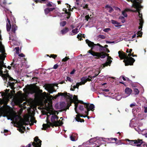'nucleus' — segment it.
<instances>
[{"mask_svg": "<svg viewBox=\"0 0 147 147\" xmlns=\"http://www.w3.org/2000/svg\"><path fill=\"white\" fill-rule=\"evenodd\" d=\"M70 138L71 140L73 141H75V137L73 135H71L70 137Z\"/></svg>", "mask_w": 147, "mask_h": 147, "instance_id": "obj_48", "label": "nucleus"}, {"mask_svg": "<svg viewBox=\"0 0 147 147\" xmlns=\"http://www.w3.org/2000/svg\"><path fill=\"white\" fill-rule=\"evenodd\" d=\"M77 38L78 39H79V40H82V38L81 37V35H80V34H78L77 35Z\"/></svg>", "mask_w": 147, "mask_h": 147, "instance_id": "obj_57", "label": "nucleus"}, {"mask_svg": "<svg viewBox=\"0 0 147 147\" xmlns=\"http://www.w3.org/2000/svg\"><path fill=\"white\" fill-rule=\"evenodd\" d=\"M7 30V31H9L11 28V25H9L8 23L6 25Z\"/></svg>", "mask_w": 147, "mask_h": 147, "instance_id": "obj_34", "label": "nucleus"}, {"mask_svg": "<svg viewBox=\"0 0 147 147\" xmlns=\"http://www.w3.org/2000/svg\"><path fill=\"white\" fill-rule=\"evenodd\" d=\"M73 102H76L78 101L77 96L74 95L73 98Z\"/></svg>", "mask_w": 147, "mask_h": 147, "instance_id": "obj_37", "label": "nucleus"}, {"mask_svg": "<svg viewBox=\"0 0 147 147\" xmlns=\"http://www.w3.org/2000/svg\"><path fill=\"white\" fill-rule=\"evenodd\" d=\"M58 119V117L56 115H52L51 118V120L52 122L51 123L53 124H54L55 123H56L55 120H57Z\"/></svg>", "mask_w": 147, "mask_h": 147, "instance_id": "obj_17", "label": "nucleus"}, {"mask_svg": "<svg viewBox=\"0 0 147 147\" xmlns=\"http://www.w3.org/2000/svg\"><path fill=\"white\" fill-rule=\"evenodd\" d=\"M21 118V117L20 116H19L18 115H16L15 117V119L16 120H17V119L18 120L19 119H20Z\"/></svg>", "mask_w": 147, "mask_h": 147, "instance_id": "obj_51", "label": "nucleus"}, {"mask_svg": "<svg viewBox=\"0 0 147 147\" xmlns=\"http://www.w3.org/2000/svg\"><path fill=\"white\" fill-rule=\"evenodd\" d=\"M94 55L95 56V58L96 59H99L100 58L102 59L105 58L106 56H107V58L112 59L111 56H109V54H107L104 52H101L100 53H94Z\"/></svg>", "mask_w": 147, "mask_h": 147, "instance_id": "obj_6", "label": "nucleus"}, {"mask_svg": "<svg viewBox=\"0 0 147 147\" xmlns=\"http://www.w3.org/2000/svg\"><path fill=\"white\" fill-rule=\"evenodd\" d=\"M111 30L110 28H106L103 30V31L105 32H108Z\"/></svg>", "mask_w": 147, "mask_h": 147, "instance_id": "obj_50", "label": "nucleus"}, {"mask_svg": "<svg viewBox=\"0 0 147 147\" xmlns=\"http://www.w3.org/2000/svg\"><path fill=\"white\" fill-rule=\"evenodd\" d=\"M7 104V100L4 97L3 99L0 98V104L1 105L3 104L4 105H6Z\"/></svg>", "mask_w": 147, "mask_h": 147, "instance_id": "obj_19", "label": "nucleus"}, {"mask_svg": "<svg viewBox=\"0 0 147 147\" xmlns=\"http://www.w3.org/2000/svg\"><path fill=\"white\" fill-rule=\"evenodd\" d=\"M125 92L126 94L129 95L131 94L132 90L131 88L127 87L125 89Z\"/></svg>", "mask_w": 147, "mask_h": 147, "instance_id": "obj_24", "label": "nucleus"}, {"mask_svg": "<svg viewBox=\"0 0 147 147\" xmlns=\"http://www.w3.org/2000/svg\"><path fill=\"white\" fill-rule=\"evenodd\" d=\"M85 19L86 20L88 21V19L90 18V17L89 16V15H86L85 17Z\"/></svg>", "mask_w": 147, "mask_h": 147, "instance_id": "obj_62", "label": "nucleus"}, {"mask_svg": "<svg viewBox=\"0 0 147 147\" xmlns=\"http://www.w3.org/2000/svg\"><path fill=\"white\" fill-rule=\"evenodd\" d=\"M26 121H23L22 122V124L23 125H28L29 124V123H26Z\"/></svg>", "mask_w": 147, "mask_h": 147, "instance_id": "obj_54", "label": "nucleus"}, {"mask_svg": "<svg viewBox=\"0 0 147 147\" xmlns=\"http://www.w3.org/2000/svg\"><path fill=\"white\" fill-rule=\"evenodd\" d=\"M63 93L64 94V95L62 96L69 100L68 101H67V102H69L70 103H72L73 102V100L72 98L73 96L72 95H70L69 93H67L66 92Z\"/></svg>", "mask_w": 147, "mask_h": 147, "instance_id": "obj_9", "label": "nucleus"}, {"mask_svg": "<svg viewBox=\"0 0 147 147\" xmlns=\"http://www.w3.org/2000/svg\"><path fill=\"white\" fill-rule=\"evenodd\" d=\"M5 51L4 49H2V50H0V53H3ZM0 65H1L3 67H4L5 68H7V66L6 65L4 64V62L3 60L0 61Z\"/></svg>", "mask_w": 147, "mask_h": 147, "instance_id": "obj_27", "label": "nucleus"}, {"mask_svg": "<svg viewBox=\"0 0 147 147\" xmlns=\"http://www.w3.org/2000/svg\"><path fill=\"white\" fill-rule=\"evenodd\" d=\"M8 78H9V80L11 81H16V80L13 79L12 77H10V76L9 75V77H8Z\"/></svg>", "mask_w": 147, "mask_h": 147, "instance_id": "obj_56", "label": "nucleus"}, {"mask_svg": "<svg viewBox=\"0 0 147 147\" xmlns=\"http://www.w3.org/2000/svg\"><path fill=\"white\" fill-rule=\"evenodd\" d=\"M69 59H70L69 57H66L62 59V61L64 62H66L68 60H69Z\"/></svg>", "mask_w": 147, "mask_h": 147, "instance_id": "obj_40", "label": "nucleus"}, {"mask_svg": "<svg viewBox=\"0 0 147 147\" xmlns=\"http://www.w3.org/2000/svg\"><path fill=\"white\" fill-rule=\"evenodd\" d=\"M30 121L31 122V123L30 124V125H33L34 124V123L33 122V121L34 123H36L37 122V121L35 119L34 117L32 116L31 118Z\"/></svg>", "mask_w": 147, "mask_h": 147, "instance_id": "obj_29", "label": "nucleus"}, {"mask_svg": "<svg viewBox=\"0 0 147 147\" xmlns=\"http://www.w3.org/2000/svg\"><path fill=\"white\" fill-rule=\"evenodd\" d=\"M67 22L65 21H63L60 23V26L63 27L66 24Z\"/></svg>", "mask_w": 147, "mask_h": 147, "instance_id": "obj_39", "label": "nucleus"}, {"mask_svg": "<svg viewBox=\"0 0 147 147\" xmlns=\"http://www.w3.org/2000/svg\"><path fill=\"white\" fill-rule=\"evenodd\" d=\"M79 109L81 111H83L84 109V106L82 105H80L79 107Z\"/></svg>", "mask_w": 147, "mask_h": 147, "instance_id": "obj_55", "label": "nucleus"}, {"mask_svg": "<svg viewBox=\"0 0 147 147\" xmlns=\"http://www.w3.org/2000/svg\"><path fill=\"white\" fill-rule=\"evenodd\" d=\"M100 50L103 51V52H104L106 53V52L107 53H109L110 52L109 50V49L108 48H105L104 49H100Z\"/></svg>", "mask_w": 147, "mask_h": 147, "instance_id": "obj_31", "label": "nucleus"}, {"mask_svg": "<svg viewBox=\"0 0 147 147\" xmlns=\"http://www.w3.org/2000/svg\"><path fill=\"white\" fill-rule=\"evenodd\" d=\"M0 93L1 94V96H5V92H3L1 91L0 92Z\"/></svg>", "mask_w": 147, "mask_h": 147, "instance_id": "obj_64", "label": "nucleus"}, {"mask_svg": "<svg viewBox=\"0 0 147 147\" xmlns=\"http://www.w3.org/2000/svg\"><path fill=\"white\" fill-rule=\"evenodd\" d=\"M72 32L74 34H75L78 33L79 32L78 29L77 28H75L72 30Z\"/></svg>", "mask_w": 147, "mask_h": 147, "instance_id": "obj_32", "label": "nucleus"}, {"mask_svg": "<svg viewBox=\"0 0 147 147\" xmlns=\"http://www.w3.org/2000/svg\"><path fill=\"white\" fill-rule=\"evenodd\" d=\"M58 84L57 83L53 84H49L46 86L45 89L48 91V92L50 93H52L53 92H56V90L55 89L54 87L58 86Z\"/></svg>", "mask_w": 147, "mask_h": 147, "instance_id": "obj_7", "label": "nucleus"}, {"mask_svg": "<svg viewBox=\"0 0 147 147\" xmlns=\"http://www.w3.org/2000/svg\"><path fill=\"white\" fill-rule=\"evenodd\" d=\"M8 71L6 69L5 71L4 72V73H6V74H1V77L3 78V80H5L6 82L7 81V78L9 77V75L8 73Z\"/></svg>", "mask_w": 147, "mask_h": 147, "instance_id": "obj_14", "label": "nucleus"}, {"mask_svg": "<svg viewBox=\"0 0 147 147\" xmlns=\"http://www.w3.org/2000/svg\"><path fill=\"white\" fill-rule=\"evenodd\" d=\"M98 38H101L102 39H104L105 38V36L102 35H99L98 36Z\"/></svg>", "mask_w": 147, "mask_h": 147, "instance_id": "obj_44", "label": "nucleus"}, {"mask_svg": "<svg viewBox=\"0 0 147 147\" xmlns=\"http://www.w3.org/2000/svg\"><path fill=\"white\" fill-rule=\"evenodd\" d=\"M55 8H47L44 9V11L45 14L46 15L47 14L49 13L50 12L53 11L55 9Z\"/></svg>", "mask_w": 147, "mask_h": 147, "instance_id": "obj_21", "label": "nucleus"}, {"mask_svg": "<svg viewBox=\"0 0 147 147\" xmlns=\"http://www.w3.org/2000/svg\"><path fill=\"white\" fill-rule=\"evenodd\" d=\"M66 105L64 102H62L60 104V107L64 111H66Z\"/></svg>", "mask_w": 147, "mask_h": 147, "instance_id": "obj_25", "label": "nucleus"}, {"mask_svg": "<svg viewBox=\"0 0 147 147\" xmlns=\"http://www.w3.org/2000/svg\"><path fill=\"white\" fill-rule=\"evenodd\" d=\"M125 11L126 12L131 11L133 12H136L137 11L136 9L135 10H133L129 8H126L125 9Z\"/></svg>", "mask_w": 147, "mask_h": 147, "instance_id": "obj_33", "label": "nucleus"}, {"mask_svg": "<svg viewBox=\"0 0 147 147\" xmlns=\"http://www.w3.org/2000/svg\"><path fill=\"white\" fill-rule=\"evenodd\" d=\"M3 67L1 65H0V72H1V74H3V71L2 70Z\"/></svg>", "mask_w": 147, "mask_h": 147, "instance_id": "obj_53", "label": "nucleus"}, {"mask_svg": "<svg viewBox=\"0 0 147 147\" xmlns=\"http://www.w3.org/2000/svg\"><path fill=\"white\" fill-rule=\"evenodd\" d=\"M105 140H103L104 141H108L111 143H114L116 142V141L117 140V138H106Z\"/></svg>", "mask_w": 147, "mask_h": 147, "instance_id": "obj_16", "label": "nucleus"}, {"mask_svg": "<svg viewBox=\"0 0 147 147\" xmlns=\"http://www.w3.org/2000/svg\"><path fill=\"white\" fill-rule=\"evenodd\" d=\"M46 121L47 123L43 124L42 125L43 127L42 129V130H46L47 129L50 127L51 126L53 127H54V126L57 127L60 125H61L62 124L60 120L56 121V123H55L54 124H53L49 121L48 120L47 118L46 120Z\"/></svg>", "mask_w": 147, "mask_h": 147, "instance_id": "obj_4", "label": "nucleus"}, {"mask_svg": "<svg viewBox=\"0 0 147 147\" xmlns=\"http://www.w3.org/2000/svg\"><path fill=\"white\" fill-rule=\"evenodd\" d=\"M86 43L88 44L89 47H90L91 48V49L89 50L88 51V53H89L91 55H92V56H94V53H98L97 52H95L93 51H92V50L93 49H95L96 50H97L98 49V47L99 46H95L93 44H92L91 42H92L93 43H94L93 42H91L88 39H86Z\"/></svg>", "mask_w": 147, "mask_h": 147, "instance_id": "obj_5", "label": "nucleus"}, {"mask_svg": "<svg viewBox=\"0 0 147 147\" xmlns=\"http://www.w3.org/2000/svg\"><path fill=\"white\" fill-rule=\"evenodd\" d=\"M28 89L30 93L31 94H33L36 92V90L35 88L33 85H31L28 86Z\"/></svg>", "mask_w": 147, "mask_h": 147, "instance_id": "obj_13", "label": "nucleus"}, {"mask_svg": "<svg viewBox=\"0 0 147 147\" xmlns=\"http://www.w3.org/2000/svg\"><path fill=\"white\" fill-rule=\"evenodd\" d=\"M15 49L16 50V53H19V47H16L15 48Z\"/></svg>", "mask_w": 147, "mask_h": 147, "instance_id": "obj_60", "label": "nucleus"}, {"mask_svg": "<svg viewBox=\"0 0 147 147\" xmlns=\"http://www.w3.org/2000/svg\"><path fill=\"white\" fill-rule=\"evenodd\" d=\"M125 12L126 11H123L122 12V14L125 17H127V15Z\"/></svg>", "mask_w": 147, "mask_h": 147, "instance_id": "obj_47", "label": "nucleus"}, {"mask_svg": "<svg viewBox=\"0 0 147 147\" xmlns=\"http://www.w3.org/2000/svg\"><path fill=\"white\" fill-rule=\"evenodd\" d=\"M91 79H91L89 78H86V81L85 82H82V84H84L85 83H86L87 81H92Z\"/></svg>", "mask_w": 147, "mask_h": 147, "instance_id": "obj_42", "label": "nucleus"}, {"mask_svg": "<svg viewBox=\"0 0 147 147\" xmlns=\"http://www.w3.org/2000/svg\"><path fill=\"white\" fill-rule=\"evenodd\" d=\"M99 73H100V71L98 73V74H95V75L92 76H88V78H89L91 79L94 78H95L98 75Z\"/></svg>", "mask_w": 147, "mask_h": 147, "instance_id": "obj_41", "label": "nucleus"}, {"mask_svg": "<svg viewBox=\"0 0 147 147\" xmlns=\"http://www.w3.org/2000/svg\"><path fill=\"white\" fill-rule=\"evenodd\" d=\"M118 54L119 56L121 59H124L123 62L125 63V66L133 65L135 60L133 58L130 57L131 55V53H129L127 56V53L122 51H119Z\"/></svg>", "mask_w": 147, "mask_h": 147, "instance_id": "obj_1", "label": "nucleus"}, {"mask_svg": "<svg viewBox=\"0 0 147 147\" xmlns=\"http://www.w3.org/2000/svg\"><path fill=\"white\" fill-rule=\"evenodd\" d=\"M116 142V144H117L118 145H120V144H121V140H118V141H117V142Z\"/></svg>", "mask_w": 147, "mask_h": 147, "instance_id": "obj_61", "label": "nucleus"}, {"mask_svg": "<svg viewBox=\"0 0 147 147\" xmlns=\"http://www.w3.org/2000/svg\"><path fill=\"white\" fill-rule=\"evenodd\" d=\"M128 2H131L132 3V7L134 8H138L139 6H140L138 2L139 0H126Z\"/></svg>", "mask_w": 147, "mask_h": 147, "instance_id": "obj_10", "label": "nucleus"}, {"mask_svg": "<svg viewBox=\"0 0 147 147\" xmlns=\"http://www.w3.org/2000/svg\"><path fill=\"white\" fill-rule=\"evenodd\" d=\"M17 27L16 24L13 25L11 29L12 34H15V31L17 30Z\"/></svg>", "mask_w": 147, "mask_h": 147, "instance_id": "obj_23", "label": "nucleus"}, {"mask_svg": "<svg viewBox=\"0 0 147 147\" xmlns=\"http://www.w3.org/2000/svg\"><path fill=\"white\" fill-rule=\"evenodd\" d=\"M69 31V28L67 27H65L61 30V33L62 35H64L67 32Z\"/></svg>", "mask_w": 147, "mask_h": 147, "instance_id": "obj_22", "label": "nucleus"}, {"mask_svg": "<svg viewBox=\"0 0 147 147\" xmlns=\"http://www.w3.org/2000/svg\"><path fill=\"white\" fill-rule=\"evenodd\" d=\"M92 44H93L94 45H95V46H98L99 47H100L101 49H104L105 48H107V47H108V45H105L104 47L101 45L99 43H97V44H95L94 43H93L92 42H91Z\"/></svg>", "mask_w": 147, "mask_h": 147, "instance_id": "obj_26", "label": "nucleus"}, {"mask_svg": "<svg viewBox=\"0 0 147 147\" xmlns=\"http://www.w3.org/2000/svg\"><path fill=\"white\" fill-rule=\"evenodd\" d=\"M74 103H75V110L76 112V113H78V112L77 111V107L78 106V103H76V102H74Z\"/></svg>", "mask_w": 147, "mask_h": 147, "instance_id": "obj_45", "label": "nucleus"}, {"mask_svg": "<svg viewBox=\"0 0 147 147\" xmlns=\"http://www.w3.org/2000/svg\"><path fill=\"white\" fill-rule=\"evenodd\" d=\"M9 40H13L15 39V38L14 36L13 37L12 35H10L9 37Z\"/></svg>", "mask_w": 147, "mask_h": 147, "instance_id": "obj_52", "label": "nucleus"}, {"mask_svg": "<svg viewBox=\"0 0 147 147\" xmlns=\"http://www.w3.org/2000/svg\"><path fill=\"white\" fill-rule=\"evenodd\" d=\"M64 95V94L62 92H59L57 95H56L54 97V98L56 99L58 96H62Z\"/></svg>", "mask_w": 147, "mask_h": 147, "instance_id": "obj_30", "label": "nucleus"}, {"mask_svg": "<svg viewBox=\"0 0 147 147\" xmlns=\"http://www.w3.org/2000/svg\"><path fill=\"white\" fill-rule=\"evenodd\" d=\"M67 14H68V16L66 18L67 19H69L70 18L71 15V13L70 12L68 11V13H67Z\"/></svg>", "mask_w": 147, "mask_h": 147, "instance_id": "obj_59", "label": "nucleus"}, {"mask_svg": "<svg viewBox=\"0 0 147 147\" xmlns=\"http://www.w3.org/2000/svg\"><path fill=\"white\" fill-rule=\"evenodd\" d=\"M58 66L59 65L57 64H56L54 65L53 68L54 69H56L57 68Z\"/></svg>", "mask_w": 147, "mask_h": 147, "instance_id": "obj_58", "label": "nucleus"}, {"mask_svg": "<svg viewBox=\"0 0 147 147\" xmlns=\"http://www.w3.org/2000/svg\"><path fill=\"white\" fill-rule=\"evenodd\" d=\"M80 103L81 104L84 105V107L88 109V107H89L90 110L94 108V105L93 104H91L90 105L89 103H86L82 101H80Z\"/></svg>", "mask_w": 147, "mask_h": 147, "instance_id": "obj_11", "label": "nucleus"}, {"mask_svg": "<svg viewBox=\"0 0 147 147\" xmlns=\"http://www.w3.org/2000/svg\"><path fill=\"white\" fill-rule=\"evenodd\" d=\"M119 19L121 20V22L123 23H124L125 22V18L123 16H119Z\"/></svg>", "mask_w": 147, "mask_h": 147, "instance_id": "obj_36", "label": "nucleus"}, {"mask_svg": "<svg viewBox=\"0 0 147 147\" xmlns=\"http://www.w3.org/2000/svg\"><path fill=\"white\" fill-rule=\"evenodd\" d=\"M134 92L136 95L138 94L139 93V91L137 88H135L134 89Z\"/></svg>", "mask_w": 147, "mask_h": 147, "instance_id": "obj_35", "label": "nucleus"}, {"mask_svg": "<svg viewBox=\"0 0 147 147\" xmlns=\"http://www.w3.org/2000/svg\"><path fill=\"white\" fill-rule=\"evenodd\" d=\"M18 81L17 80H16V82L14 83V82H10L9 81L8 82V84L9 86L11 87V88L13 90L14 89V85L15 83H17Z\"/></svg>", "mask_w": 147, "mask_h": 147, "instance_id": "obj_28", "label": "nucleus"}, {"mask_svg": "<svg viewBox=\"0 0 147 147\" xmlns=\"http://www.w3.org/2000/svg\"><path fill=\"white\" fill-rule=\"evenodd\" d=\"M111 23L113 25H115V26L116 27H118L119 28H120L121 26V25H119L120 24V23L117 22V21L112 20H111Z\"/></svg>", "mask_w": 147, "mask_h": 147, "instance_id": "obj_18", "label": "nucleus"}, {"mask_svg": "<svg viewBox=\"0 0 147 147\" xmlns=\"http://www.w3.org/2000/svg\"><path fill=\"white\" fill-rule=\"evenodd\" d=\"M78 114L76 115V117L75 118V119L78 122H84V120L83 119H81L80 118V117H87V116H83V115H80V114L77 113Z\"/></svg>", "mask_w": 147, "mask_h": 147, "instance_id": "obj_12", "label": "nucleus"}, {"mask_svg": "<svg viewBox=\"0 0 147 147\" xmlns=\"http://www.w3.org/2000/svg\"><path fill=\"white\" fill-rule=\"evenodd\" d=\"M71 103H70L69 102H67V104L66 105V110L67 109H69V107L71 105Z\"/></svg>", "mask_w": 147, "mask_h": 147, "instance_id": "obj_43", "label": "nucleus"}, {"mask_svg": "<svg viewBox=\"0 0 147 147\" xmlns=\"http://www.w3.org/2000/svg\"><path fill=\"white\" fill-rule=\"evenodd\" d=\"M83 9H87L88 8V5L87 4H86L83 7Z\"/></svg>", "mask_w": 147, "mask_h": 147, "instance_id": "obj_63", "label": "nucleus"}, {"mask_svg": "<svg viewBox=\"0 0 147 147\" xmlns=\"http://www.w3.org/2000/svg\"><path fill=\"white\" fill-rule=\"evenodd\" d=\"M90 144L91 145L92 147H98L101 144V141L99 140H97L95 143Z\"/></svg>", "mask_w": 147, "mask_h": 147, "instance_id": "obj_15", "label": "nucleus"}, {"mask_svg": "<svg viewBox=\"0 0 147 147\" xmlns=\"http://www.w3.org/2000/svg\"><path fill=\"white\" fill-rule=\"evenodd\" d=\"M126 140L129 142V144L132 146L137 147H146L145 145L146 142L143 141V139L139 138L137 140H130L127 139Z\"/></svg>", "mask_w": 147, "mask_h": 147, "instance_id": "obj_3", "label": "nucleus"}, {"mask_svg": "<svg viewBox=\"0 0 147 147\" xmlns=\"http://www.w3.org/2000/svg\"><path fill=\"white\" fill-rule=\"evenodd\" d=\"M142 3V0H140L139 2H138L140 6H139L138 8H134L136 9L138 13L139 16L140 18L139 25L140 26L138 27V29H141L140 31H139L137 32V34L138 35L137 36V37H141L142 34V32H141L142 30V28L143 26V24L144 22V20L142 18V14H140V10L141 9L143 8V6H142L141 4Z\"/></svg>", "mask_w": 147, "mask_h": 147, "instance_id": "obj_2", "label": "nucleus"}, {"mask_svg": "<svg viewBox=\"0 0 147 147\" xmlns=\"http://www.w3.org/2000/svg\"><path fill=\"white\" fill-rule=\"evenodd\" d=\"M42 141L40 140L38 136L35 137L34 138V141L31 142L32 145L34 147H41Z\"/></svg>", "mask_w": 147, "mask_h": 147, "instance_id": "obj_8", "label": "nucleus"}, {"mask_svg": "<svg viewBox=\"0 0 147 147\" xmlns=\"http://www.w3.org/2000/svg\"><path fill=\"white\" fill-rule=\"evenodd\" d=\"M57 57V55L54 54H51L50 57H52L54 59H55Z\"/></svg>", "mask_w": 147, "mask_h": 147, "instance_id": "obj_46", "label": "nucleus"}, {"mask_svg": "<svg viewBox=\"0 0 147 147\" xmlns=\"http://www.w3.org/2000/svg\"><path fill=\"white\" fill-rule=\"evenodd\" d=\"M86 109L87 110V111H85V113H86L87 115H88V111H90V110H91L92 111H94L93 110H93H94V108H93V109H90V108H89V107H88V109H87V108H86Z\"/></svg>", "mask_w": 147, "mask_h": 147, "instance_id": "obj_38", "label": "nucleus"}, {"mask_svg": "<svg viewBox=\"0 0 147 147\" xmlns=\"http://www.w3.org/2000/svg\"><path fill=\"white\" fill-rule=\"evenodd\" d=\"M82 84H82V82H80L79 83H77L76 84V87L77 88H78L79 86L80 85H81Z\"/></svg>", "mask_w": 147, "mask_h": 147, "instance_id": "obj_49", "label": "nucleus"}, {"mask_svg": "<svg viewBox=\"0 0 147 147\" xmlns=\"http://www.w3.org/2000/svg\"><path fill=\"white\" fill-rule=\"evenodd\" d=\"M112 59V58L109 59L108 58H107V61L103 64V67H105L106 66H107L108 65L110 66L112 62V61L111 59Z\"/></svg>", "mask_w": 147, "mask_h": 147, "instance_id": "obj_20", "label": "nucleus"}]
</instances>
